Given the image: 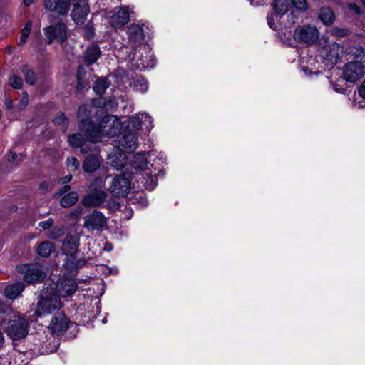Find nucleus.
<instances>
[{
    "label": "nucleus",
    "mask_w": 365,
    "mask_h": 365,
    "mask_svg": "<svg viewBox=\"0 0 365 365\" xmlns=\"http://www.w3.org/2000/svg\"><path fill=\"white\" fill-rule=\"evenodd\" d=\"M143 126H145L146 131L150 133L153 128V119L146 113H138L129 117L125 130L135 132L138 135V132L143 128Z\"/></svg>",
    "instance_id": "obj_6"
},
{
    "label": "nucleus",
    "mask_w": 365,
    "mask_h": 365,
    "mask_svg": "<svg viewBox=\"0 0 365 365\" xmlns=\"http://www.w3.org/2000/svg\"><path fill=\"white\" fill-rule=\"evenodd\" d=\"M344 34H345V32H344V30L341 31L339 32V35H340V36H344Z\"/></svg>",
    "instance_id": "obj_60"
},
{
    "label": "nucleus",
    "mask_w": 365,
    "mask_h": 365,
    "mask_svg": "<svg viewBox=\"0 0 365 365\" xmlns=\"http://www.w3.org/2000/svg\"><path fill=\"white\" fill-rule=\"evenodd\" d=\"M72 179V175L71 174L63 177L61 178V182L63 184H66L69 182Z\"/></svg>",
    "instance_id": "obj_52"
},
{
    "label": "nucleus",
    "mask_w": 365,
    "mask_h": 365,
    "mask_svg": "<svg viewBox=\"0 0 365 365\" xmlns=\"http://www.w3.org/2000/svg\"><path fill=\"white\" fill-rule=\"evenodd\" d=\"M155 64V59L152 55L142 56L138 59L134 66L139 70L153 68Z\"/></svg>",
    "instance_id": "obj_27"
},
{
    "label": "nucleus",
    "mask_w": 365,
    "mask_h": 365,
    "mask_svg": "<svg viewBox=\"0 0 365 365\" xmlns=\"http://www.w3.org/2000/svg\"><path fill=\"white\" fill-rule=\"evenodd\" d=\"M65 233L63 227H52L50 231L47 233V237L51 240H57L62 237Z\"/></svg>",
    "instance_id": "obj_36"
},
{
    "label": "nucleus",
    "mask_w": 365,
    "mask_h": 365,
    "mask_svg": "<svg viewBox=\"0 0 365 365\" xmlns=\"http://www.w3.org/2000/svg\"><path fill=\"white\" fill-rule=\"evenodd\" d=\"M104 249L109 252V251H111L113 250V246L111 244H109V243H106V245H105V247Z\"/></svg>",
    "instance_id": "obj_56"
},
{
    "label": "nucleus",
    "mask_w": 365,
    "mask_h": 365,
    "mask_svg": "<svg viewBox=\"0 0 365 365\" xmlns=\"http://www.w3.org/2000/svg\"><path fill=\"white\" fill-rule=\"evenodd\" d=\"M68 141L73 148H80L82 153H87L91 148L85 143V138L80 133H76L68 135Z\"/></svg>",
    "instance_id": "obj_24"
},
{
    "label": "nucleus",
    "mask_w": 365,
    "mask_h": 365,
    "mask_svg": "<svg viewBox=\"0 0 365 365\" xmlns=\"http://www.w3.org/2000/svg\"><path fill=\"white\" fill-rule=\"evenodd\" d=\"M267 23L269 24V26L274 29V19H273V15L272 14H269L267 17Z\"/></svg>",
    "instance_id": "obj_48"
},
{
    "label": "nucleus",
    "mask_w": 365,
    "mask_h": 365,
    "mask_svg": "<svg viewBox=\"0 0 365 365\" xmlns=\"http://www.w3.org/2000/svg\"><path fill=\"white\" fill-rule=\"evenodd\" d=\"M24 289V284L21 282H16L6 287L4 289V295L9 299H14L21 294Z\"/></svg>",
    "instance_id": "obj_26"
},
{
    "label": "nucleus",
    "mask_w": 365,
    "mask_h": 365,
    "mask_svg": "<svg viewBox=\"0 0 365 365\" xmlns=\"http://www.w3.org/2000/svg\"><path fill=\"white\" fill-rule=\"evenodd\" d=\"M70 188L71 187L69 185H64L63 187L60 190L59 194L63 195V193L68 192Z\"/></svg>",
    "instance_id": "obj_54"
},
{
    "label": "nucleus",
    "mask_w": 365,
    "mask_h": 365,
    "mask_svg": "<svg viewBox=\"0 0 365 365\" xmlns=\"http://www.w3.org/2000/svg\"><path fill=\"white\" fill-rule=\"evenodd\" d=\"M79 237L77 235L67 234L63 242L62 251L68 256H73L78 250Z\"/></svg>",
    "instance_id": "obj_22"
},
{
    "label": "nucleus",
    "mask_w": 365,
    "mask_h": 365,
    "mask_svg": "<svg viewBox=\"0 0 365 365\" xmlns=\"http://www.w3.org/2000/svg\"><path fill=\"white\" fill-rule=\"evenodd\" d=\"M318 37L319 33L316 27L309 26L297 28L294 33V38L297 42L307 44L314 43Z\"/></svg>",
    "instance_id": "obj_15"
},
{
    "label": "nucleus",
    "mask_w": 365,
    "mask_h": 365,
    "mask_svg": "<svg viewBox=\"0 0 365 365\" xmlns=\"http://www.w3.org/2000/svg\"><path fill=\"white\" fill-rule=\"evenodd\" d=\"M294 6L299 10L305 11L307 9V3L306 0H291Z\"/></svg>",
    "instance_id": "obj_42"
},
{
    "label": "nucleus",
    "mask_w": 365,
    "mask_h": 365,
    "mask_svg": "<svg viewBox=\"0 0 365 365\" xmlns=\"http://www.w3.org/2000/svg\"><path fill=\"white\" fill-rule=\"evenodd\" d=\"M16 269L24 274V280L30 284L41 282L46 277L41 267L38 264H22Z\"/></svg>",
    "instance_id": "obj_7"
},
{
    "label": "nucleus",
    "mask_w": 365,
    "mask_h": 365,
    "mask_svg": "<svg viewBox=\"0 0 365 365\" xmlns=\"http://www.w3.org/2000/svg\"><path fill=\"white\" fill-rule=\"evenodd\" d=\"M31 27H32V22L31 21H27L26 25L24 26V29L21 31L20 41H19L20 45H24L26 43V39L29 37V34L31 32Z\"/></svg>",
    "instance_id": "obj_38"
},
{
    "label": "nucleus",
    "mask_w": 365,
    "mask_h": 365,
    "mask_svg": "<svg viewBox=\"0 0 365 365\" xmlns=\"http://www.w3.org/2000/svg\"><path fill=\"white\" fill-rule=\"evenodd\" d=\"M5 105L7 109H11L13 108L12 101L9 98H6Z\"/></svg>",
    "instance_id": "obj_53"
},
{
    "label": "nucleus",
    "mask_w": 365,
    "mask_h": 365,
    "mask_svg": "<svg viewBox=\"0 0 365 365\" xmlns=\"http://www.w3.org/2000/svg\"><path fill=\"white\" fill-rule=\"evenodd\" d=\"M89 13V6L86 0H78L73 4L71 18L76 24H83Z\"/></svg>",
    "instance_id": "obj_17"
},
{
    "label": "nucleus",
    "mask_w": 365,
    "mask_h": 365,
    "mask_svg": "<svg viewBox=\"0 0 365 365\" xmlns=\"http://www.w3.org/2000/svg\"><path fill=\"white\" fill-rule=\"evenodd\" d=\"M9 52L11 53V48H9Z\"/></svg>",
    "instance_id": "obj_63"
},
{
    "label": "nucleus",
    "mask_w": 365,
    "mask_h": 365,
    "mask_svg": "<svg viewBox=\"0 0 365 365\" xmlns=\"http://www.w3.org/2000/svg\"><path fill=\"white\" fill-rule=\"evenodd\" d=\"M54 251V247L50 242H42L36 247V252L43 257H48Z\"/></svg>",
    "instance_id": "obj_29"
},
{
    "label": "nucleus",
    "mask_w": 365,
    "mask_h": 365,
    "mask_svg": "<svg viewBox=\"0 0 365 365\" xmlns=\"http://www.w3.org/2000/svg\"><path fill=\"white\" fill-rule=\"evenodd\" d=\"M81 67H79L78 68V88H79L80 87L83 86L81 81Z\"/></svg>",
    "instance_id": "obj_51"
},
{
    "label": "nucleus",
    "mask_w": 365,
    "mask_h": 365,
    "mask_svg": "<svg viewBox=\"0 0 365 365\" xmlns=\"http://www.w3.org/2000/svg\"><path fill=\"white\" fill-rule=\"evenodd\" d=\"M358 92L359 96L365 99V79L363 81L361 85L359 87Z\"/></svg>",
    "instance_id": "obj_45"
},
{
    "label": "nucleus",
    "mask_w": 365,
    "mask_h": 365,
    "mask_svg": "<svg viewBox=\"0 0 365 365\" xmlns=\"http://www.w3.org/2000/svg\"><path fill=\"white\" fill-rule=\"evenodd\" d=\"M17 158V155L16 153H11V155L9 158V162H14L16 160V158Z\"/></svg>",
    "instance_id": "obj_55"
},
{
    "label": "nucleus",
    "mask_w": 365,
    "mask_h": 365,
    "mask_svg": "<svg viewBox=\"0 0 365 365\" xmlns=\"http://www.w3.org/2000/svg\"><path fill=\"white\" fill-rule=\"evenodd\" d=\"M0 327L7 336L13 340H20L25 338L29 329L27 320L23 317L16 315L3 320Z\"/></svg>",
    "instance_id": "obj_4"
},
{
    "label": "nucleus",
    "mask_w": 365,
    "mask_h": 365,
    "mask_svg": "<svg viewBox=\"0 0 365 365\" xmlns=\"http://www.w3.org/2000/svg\"><path fill=\"white\" fill-rule=\"evenodd\" d=\"M68 324L69 321L66 316L62 313H59L52 319L48 328L52 334L60 335L67 331Z\"/></svg>",
    "instance_id": "obj_19"
},
{
    "label": "nucleus",
    "mask_w": 365,
    "mask_h": 365,
    "mask_svg": "<svg viewBox=\"0 0 365 365\" xmlns=\"http://www.w3.org/2000/svg\"><path fill=\"white\" fill-rule=\"evenodd\" d=\"M34 0H23L25 6H29L34 3Z\"/></svg>",
    "instance_id": "obj_57"
},
{
    "label": "nucleus",
    "mask_w": 365,
    "mask_h": 365,
    "mask_svg": "<svg viewBox=\"0 0 365 365\" xmlns=\"http://www.w3.org/2000/svg\"><path fill=\"white\" fill-rule=\"evenodd\" d=\"M21 71L24 76L26 83L30 85H34L36 81V77L34 72L27 65L22 67Z\"/></svg>",
    "instance_id": "obj_34"
},
{
    "label": "nucleus",
    "mask_w": 365,
    "mask_h": 365,
    "mask_svg": "<svg viewBox=\"0 0 365 365\" xmlns=\"http://www.w3.org/2000/svg\"><path fill=\"white\" fill-rule=\"evenodd\" d=\"M319 19L323 22L325 25H331L334 19L335 16L334 12L327 7L322 8L319 13Z\"/></svg>",
    "instance_id": "obj_28"
},
{
    "label": "nucleus",
    "mask_w": 365,
    "mask_h": 365,
    "mask_svg": "<svg viewBox=\"0 0 365 365\" xmlns=\"http://www.w3.org/2000/svg\"><path fill=\"white\" fill-rule=\"evenodd\" d=\"M134 178V173H130L128 169L126 168L123 174L115 177L112 182V185L110 187V192L118 197L126 196L130 190L131 182L130 180Z\"/></svg>",
    "instance_id": "obj_5"
},
{
    "label": "nucleus",
    "mask_w": 365,
    "mask_h": 365,
    "mask_svg": "<svg viewBox=\"0 0 365 365\" xmlns=\"http://www.w3.org/2000/svg\"><path fill=\"white\" fill-rule=\"evenodd\" d=\"M100 48L96 44H92L88 46L84 52V60L88 65H91L96 62L101 56Z\"/></svg>",
    "instance_id": "obj_25"
},
{
    "label": "nucleus",
    "mask_w": 365,
    "mask_h": 365,
    "mask_svg": "<svg viewBox=\"0 0 365 365\" xmlns=\"http://www.w3.org/2000/svg\"><path fill=\"white\" fill-rule=\"evenodd\" d=\"M53 292L61 297L72 296L78 289L77 282L72 278H61L53 287Z\"/></svg>",
    "instance_id": "obj_14"
},
{
    "label": "nucleus",
    "mask_w": 365,
    "mask_h": 365,
    "mask_svg": "<svg viewBox=\"0 0 365 365\" xmlns=\"http://www.w3.org/2000/svg\"><path fill=\"white\" fill-rule=\"evenodd\" d=\"M123 150H117L108 155V163L113 167L117 170H122L123 169L129 168L127 167V156Z\"/></svg>",
    "instance_id": "obj_20"
},
{
    "label": "nucleus",
    "mask_w": 365,
    "mask_h": 365,
    "mask_svg": "<svg viewBox=\"0 0 365 365\" xmlns=\"http://www.w3.org/2000/svg\"><path fill=\"white\" fill-rule=\"evenodd\" d=\"M10 84L14 89H20L22 87V79L16 76L10 78Z\"/></svg>",
    "instance_id": "obj_41"
},
{
    "label": "nucleus",
    "mask_w": 365,
    "mask_h": 365,
    "mask_svg": "<svg viewBox=\"0 0 365 365\" xmlns=\"http://www.w3.org/2000/svg\"><path fill=\"white\" fill-rule=\"evenodd\" d=\"M130 85L133 86L135 91L140 93L146 92L148 88V81L142 76H137L133 80Z\"/></svg>",
    "instance_id": "obj_30"
},
{
    "label": "nucleus",
    "mask_w": 365,
    "mask_h": 365,
    "mask_svg": "<svg viewBox=\"0 0 365 365\" xmlns=\"http://www.w3.org/2000/svg\"><path fill=\"white\" fill-rule=\"evenodd\" d=\"M3 343H4V336H3L2 333L0 331V347L2 346Z\"/></svg>",
    "instance_id": "obj_58"
},
{
    "label": "nucleus",
    "mask_w": 365,
    "mask_h": 365,
    "mask_svg": "<svg viewBox=\"0 0 365 365\" xmlns=\"http://www.w3.org/2000/svg\"><path fill=\"white\" fill-rule=\"evenodd\" d=\"M144 31L142 26L137 24H133L129 26V41L132 47L135 50L136 49V47L140 46L143 44V42L144 41Z\"/></svg>",
    "instance_id": "obj_21"
},
{
    "label": "nucleus",
    "mask_w": 365,
    "mask_h": 365,
    "mask_svg": "<svg viewBox=\"0 0 365 365\" xmlns=\"http://www.w3.org/2000/svg\"><path fill=\"white\" fill-rule=\"evenodd\" d=\"M78 200V195L76 192H70L66 194L61 200V205L63 207H69L74 205Z\"/></svg>",
    "instance_id": "obj_31"
},
{
    "label": "nucleus",
    "mask_w": 365,
    "mask_h": 365,
    "mask_svg": "<svg viewBox=\"0 0 365 365\" xmlns=\"http://www.w3.org/2000/svg\"><path fill=\"white\" fill-rule=\"evenodd\" d=\"M130 13L129 7L126 6L113 9L108 14L109 24L115 29L123 27L130 21Z\"/></svg>",
    "instance_id": "obj_9"
},
{
    "label": "nucleus",
    "mask_w": 365,
    "mask_h": 365,
    "mask_svg": "<svg viewBox=\"0 0 365 365\" xmlns=\"http://www.w3.org/2000/svg\"><path fill=\"white\" fill-rule=\"evenodd\" d=\"M107 193L104 190H93L83 199V203L86 207H99L106 200Z\"/></svg>",
    "instance_id": "obj_18"
},
{
    "label": "nucleus",
    "mask_w": 365,
    "mask_h": 365,
    "mask_svg": "<svg viewBox=\"0 0 365 365\" xmlns=\"http://www.w3.org/2000/svg\"><path fill=\"white\" fill-rule=\"evenodd\" d=\"M96 312L98 313L100 311L98 310V307H96Z\"/></svg>",
    "instance_id": "obj_64"
},
{
    "label": "nucleus",
    "mask_w": 365,
    "mask_h": 365,
    "mask_svg": "<svg viewBox=\"0 0 365 365\" xmlns=\"http://www.w3.org/2000/svg\"><path fill=\"white\" fill-rule=\"evenodd\" d=\"M129 166L135 170V178L138 187L153 190L158 184L157 172L153 165L149 164L145 153H136L133 155Z\"/></svg>",
    "instance_id": "obj_2"
},
{
    "label": "nucleus",
    "mask_w": 365,
    "mask_h": 365,
    "mask_svg": "<svg viewBox=\"0 0 365 365\" xmlns=\"http://www.w3.org/2000/svg\"><path fill=\"white\" fill-rule=\"evenodd\" d=\"M90 110L86 106H81L78 110V118L81 120L79 129L84 132L86 139L96 143L107 136L112 138L116 135L120 128V120L114 115H106L101 120L98 125H94L89 117Z\"/></svg>",
    "instance_id": "obj_1"
},
{
    "label": "nucleus",
    "mask_w": 365,
    "mask_h": 365,
    "mask_svg": "<svg viewBox=\"0 0 365 365\" xmlns=\"http://www.w3.org/2000/svg\"><path fill=\"white\" fill-rule=\"evenodd\" d=\"M53 225V220L52 218H49L46 221H42L39 222V227H41L43 230H48V232L52 228Z\"/></svg>",
    "instance_id": "obj_43"
},
{
    "label": "nucleus",
    "mask_w": 365,
    "mask_h": 365,
    "mask_svg": "<svg viewBox=\"0 0 365 365\" xmlns=\"http://www.w3.org/2000/svg\"><path fill=\"white\" fill-rule=\"evenodd\" d=\"M302 69L306 76H310L312 74H319L320 73V72L319 71H315V72H311L310 70L306 67H302Z\"/></svg>",
    "instance_id": "obj_50"
},
{
    "label": "nucleus",
    "mask_w": 365,
    "mask_h": 365,
    "mask_svg": "<svg viewBox=\"0 0 365 365\" xmlns=\"http://www.w3.org/2000/svg\"><path fill=\"white\" fill-rule=\"evenodd\" d=\"M67 168L70 171H76L79 168V162L75 157L68 158L66 160Z\"/></svg>",
    "instance_id": "obj_40"
},
{
    "label": "nucleus",
    "mask_w": 365,
    "mask_h": 365,
    "mask_svg": "<svg viewBox=\"0 0 365 365\" xmlns=\"http://www.w3.org/2000/svg\"><path fill=\"white\" fill-rule=\"evenodd\" d=\"M53 122L55 125H62V128H63V131H66L68 126V120L66 117L65 114L63 113L56 115L53 118Z\"/></svg>",
    "instance_id": "obj_37"
},
{
    "label": "nucleus",
    "mask_w": 365,
    "mask_h": 365,
    "mask_svg": "<svg viewBox=\"0 0 365 365\" xmlns=\"http://www.w3.org/2000/svg\"><path fill=\"white\" fill-rule=\"evenodd\" d=\"M348 7H349V9L350 10L354 11L357 14H361V8L357 4H356L355 3L349 4Z\"/></svg>",
    "instance_id": "obj_44"
},
{
    "label": "nucleus",
    "mask_w": 365,
    "mask_h": 365,
    "mask_svg": "<svg viewBox=\"0 0 365 365\" xmlns=\"http://www.w3.org/2000/svg\"><path fill=\"white\" fill-rule=\"evenodd\" d=\"M104 187V180L101 178H96L89 185V190H103L102 188Z\"/></svg>",
    "instance_id": "obj_39"
},
{
    "label": "nucleus",
    "mask_w": 365,
    "mask_h": 365,
    "mask_svg": "<svg viewBox=\"0 0 365 365\" xmlns=\"http://www.w3.org/2000/svg\"><path fill=\"white\" fill-rule=\"evenodd\" d=\"M102 322L104 323V324L106 323V317L103 319Z\"/></svg>",
    "instance_id": "obj_61"
},
{
    "label": "nucleus",
    "mask_w": 365,
    "mask_h": 365,
    "mask_svg": "<svg viewBox=\"0 0 365 365\" xmlns=\"http://www.w3.org/2000/svg\"><path fill=\"white\" fill-rule=\"evenodd\" d=\"M109 86V83L107 80L104 78H99L96 81L94 86H93V91L97 95H103Z\"/></svg>",
    "instance_id": "obj_33"
},
{
    "label": "nucleus",
    "mask_w": 365,
    "mask_h": 365,
    "mask_svg": "<svg viewBox=\"0 0 365 365\" xmlns=\"http://www.w3.org/2000/svg\"><path fill=\"white\" fill-rule=\"evenodd\" d=\"M354 106H355L356 107L359 108H364V105L361 104V103H360V102H359L358 103H354Z\"/></svg>",
    "instance_id": "obj_59"
},
{
    "label": "nucleus",
    "mask_w": 365,
    "mask_h": 365,
    "mask_svg": "<svg viewBox=\"0 0 365 365\" xmlns=\"http://www.w3.org/2000/svg\"><path fill=\"white\" fill-rule=\"evenodd\" d=\"M138 137L135 132L124 130L117 136L116 148L125 152L131 151L137 148Z\"/></svg>",
    "instance_id": "obj_13"
},
{
    "label": "nucleus",
    "mask_w": 365,
    "mask_h": 365,
    "mask_svg": "<svg viewBox=\"0 0 365 365\" xmlns=\"http://www.w3.org/2000/svg\"><path fill=\"white\" fill-rule=\"evenodd\" d=\"M362 4L364 5V6L365 7V0H361Z\"/></svg>",
    "instance_id": "obj_62"
},
{
    "label": "nucleus",
    "mask_w": 365,
    "mask_h": 365,
    "mask_svg": "<svg viewBox=\"0 0 365 365\" xmlns=\"http://www.w3.org/2000/svg\"><path fill=\"white\" fill-rule=\"evenodd\" d=\"M347 55L349 56V58L362 59L365 56L364 49L361 46L357 45L350 48L347 51Z\"/></svg>",
    "instance_id": "obj_35"
},
{
    "label": "nucleus",
    "mask_w": 365,
    "mask_h": 365,
    "mask_svg": "<svg viewBox=\"0 0 365 365\" xmlns=\"http://www.w3.org/2000/svg\"><path fill=\"white\" fill-rule=\"evenodd\" d=\"M343 76L346 81L355 83L365 76V66L359 61L348 62L344 66Z\"/></svg>",
    "instance_id": "obj_10"
},
{
    "label": "nucleus",
    "mask_w": 365,
    "mask_h": 365,
    "mask_svg": "<svg viewBox=\"0 0 365 365\" xmlns=\"http://www.w3.org/2000/svg\"><path fill=\"white\" fill-rule=\"evenodd\" d=\"M62 306L61 299L54 293L53 287H46L39 295L35 314L37 317H43L59 310Z\"/></svg>",
    "instance_id": "obj_3"
},
{
    "label": "nucleus",
    "mask_w": 365,
    "mask_h": 365,
    "mask_svg": "<svg viewBox=\"0 0 365 365\" xmlns=\"http://www.w3.org/2000/svg\"><path fill=\"white\" fill-rule=\"evenodd\" d=\"M101 165V159L97 155H88L83 163L85 173H91L96 171Z\"/></svg>",
    "instance_id": "obj_23"
},
{
    "label": "nucleus",
    "mask_w": 365,
    "mask_h": 365,
    "mask_svg": "<svg viewBox=\"0 0 365 365\" xmlns=\"http://www.w3.org/2000/svg\"><path fill=\"white\" fill-rule=\"evenodd\" d=\"M273 9L277 16L284 14L288 11V4L287 0H274L273 4Z\"/></svg>",
    "instance_id": "obj_32"
},
{
    "label": "nucleus",
    "mask_w": 365,
    "mask_h": 365,
    "mask_svg": "<svg viewBox=\"0 0 365 365\" xmlns=\"http://www.w3.org/2000/svg\"><path fill=\"white\" fill-rule=\"evenodd\" d=\"M83 211V209L81 208V207H77L76 209H74L71 213V216H73V217H78V215H80L81 214Z\"/></svg>",
    "instance_id": "obj_49"
},
{
    "label": "nucleus",
    "mask_w": 365,
    "mask_h": 365,
    "mask_svg": "<svg viewBox=\"0 0 365 365\" xmlns=\"http://www.w3.org/2000/svg\"><path fill=\"white\" fill-rule=\"evenodd\" d=\"M27 103H28V96H26L21 99V101L19 105V109H21V110L24 109L26 107Z\"/></svg>",
    "instance_id": "obj_46"
},
{
    "label": "nucleus",
    "mask_w": 365,
    "mask_h": 365,
    "mask_svg": "<svg viewBox=\"0 0 365 365\" xmlns=\"http://www.w3.org/2000/svg\"><path fill=\"white\" fill-rule=\"evenodd\" d=\"M252 6H258L260 5H263L265 2V0H248Z\"/></svg>",
    "instance_id": "obj_47"
},
{
    "label": "nucleus",
    "mask_w": 365,
    "mask_h": 365,
    "mask_svg": "<svg viewBox=\"0 0 365 365\" xmlns=\"http://www.w3.org/2000/svg\"><path fill=\"white\" fill-rule=\"evenodd\" d=\"M43 31L46 38V43L49 45L54 40L63 43L67 38L66 26L61 21L44 28Z\"/></svg>",
    "instance_id": "obj_11"
},
{
    "label": "nucleus",
    "mask_w": 365,
    "mask_h": 365,
    "mask_svg": "<svg viewBox=\"0 0 365 365\" xmlns=\"http://www.w3.org/2000/svg\"><path fill=\"white\" fill-rule=\"evenodd\" d=\"M107 224L104 215L97 210L88 214L84 217L83 227L88 231L102 230Z\"/></svg>",
    "instance_id": "obj_12"
},
{
    "label": "nucleus",
    "mask_w": 365,
    "mask_h": 365,
    "mask_svg": "<svg viewBox=\"0 0 365 365\" xmlns=\"http://www.w3.org/2000/svg\"><path fill=\"white\" fill-rule=\"evenodd\" d=\"M75 0H44V7L46 10L56 12L60 15H66L70 6Z\"/></svg>",
    "instance_id": "obj_16"
},
{
    "label": "nucleus",
    "mask_w": 365,
    "mask_h": 365,
    "mask_svg": "<svg viewBox=\"0 0 365 365\" xmlns=\"http://www.w3.org/2000/svg\"><path fill=\"white\" fill-rule=\"evenodd\" d=\"M343 53L344 48L342 46L336 43H331L325 45L321 49L320 56L324 64L332 66L339 62Z\"/></svg>",
    "instance_id": "obj_8"
}]
</instances>
